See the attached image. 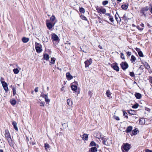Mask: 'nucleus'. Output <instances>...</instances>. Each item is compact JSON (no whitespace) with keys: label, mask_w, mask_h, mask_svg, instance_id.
Masks as SVG:
<instances>
[{"label":"nucleus","mask_w":152,"mask_h":152,"mask_svg":"<svg viewBox=\"0 0 152 152\" xmlns=\"http://www.w3.org/2000/svg\"><path fill=\"white\" fill-rule=\"evenodd\" d=\"M137 28L140 31H142L143 30V28H141L139 26H137Z\"/></svg>","instance_id":"47"},{"label":"nucleus","mask_w":152,"mask_h":152,"mask_svg":"<svg viewBox=\"0 0 152 152\" xmlns=\"http://www.w3.org/2000/svg\"><path fill=\"white\" fill-rule=\"evenodd\" d=\"M118 17H119V20H118V17L116 15V14L115 15V19H116V20H117V22H119L120 21H121V18L118 15Z\"/></svg>","instance_id":"38"},{"label":"nucleus","mask_w":152,"mask_h":152,"mask_svg":"<svg viewBox=\"0 0 152 152\" xmlns=\"http://www.w3.org/2000/svg\"><path fill=\"white\" fill-rule=\"evenodd\" d=\"M29 40V38H26L24 37L22 39V41L24 43H26L28 42Z\"/></svg>","instance_id":"24"},{"label":"nucleus","mask_w":152,"mask_h":152,"mask_svg":"<svg viewBox=\"0 0 152 152\" xmlns=\"http://www.w3.org/2000/svg\"><path fill=\"white\" fill-rule=\"evenodd\" d=\"M16 103V101L15 99L12 100L10 101V103L13 105H15Z\"/></svg>","instance_id":"35"},{"label":"nucleus","mask_w":152,"mask_h":152,"mask_svg":"<svg viewBox=\"0 0 152 152\" xmlns=\"http://www.w3.org/2000/svg\"><path fill=\"white\" fill-rule=\"evenodd\" d=\"M12 124L13 125L15 129L16 130H18V129L17 126V123L15 121H13L12 122Z\"/></svg>","instance_id":"25"},{"label":"nucleus","mask_w":152,"mask_h":152,"mask_svg":"<svg viewBox=\"0 0 152 152\" xmlns=\"http://www.w3.org/2000/svg\"><path fill=\"white\" fill-rule=\"evenodd\" d=\"M13 71L15 74H18L19 72V70L18 68L14 69L13 70Z\"/></svg>","instance_id":"33"},{"label":"nucleus","mask_w":152,"mask_h":152,"mask_svg":"<svg viewBox=\"0 0 152 152\" xmlns=\"http://www.w3.org/2000/svg\"><path fill=\"white\" fill-rule=\"evenodd\" d=\"M114 118L117 121H119L120 120L118 116H117L115 115H114L113 116Z\"/></svg>","instance_id":"49"},{"label":"nucleus","mask_w":152,"mask_h":152,"mask_svg":"<svg viewBox=\"0 0 152 152\" xmlns=\"http://www.w3.org/2000/svg\"><path fill=\"white\" fill-rule=\"evenodd\" d=\"M126 54L127 55V56H129L131 55L132 53L131 52L128 51L126 52Z\"/></svg>","instance_id":"54"},{"label":"nucleus","mask_w":152,"mask_h":152,"mask_svg":"<svg viewBox=\"0 0 152 152\" xmlns=\"http://www.w3.org/2000/svg\"><path fill=\"white\" fill-rule=\"evenodd\" d=\"M128 4L127 5L126 4H123L121 5V8L124 10H126L128 7Z\"/></svg>","instance_id":"28"},{"label":"nucleus","mask_w":152,"mask_h":152,"mask_svg":"<svg viewBox=\"0 0 152 152\" xmlns=\"http://www.w3.org/2000/svg\"><path fill=\"white\" fill-rule=\"evenodd\" d=\"M35 46L36 51L37 53H40L42 52V45H41L37 42H36Z\"/></svg>","instance_id":"5"},{"label":"nucleus","mask_w":152,"mask_h":152,"mask_svg":"<svg viewBox=\"0 0 152 152\" xmlns=\"http://www.w3.org/2000/svg\"><path fill=\"white\" fill-rule=\"evenodd\" d=\"M142 9L143 10L145 11H146L148 10L149 8L148 7H145L142 8Z\"/></svg>","instance_id":"46"},{"label":"nucleus","mask_w":152,"mask_h":152,"mask_svg":"<svg viewBox=\"0 0 152 152\" xmlns=\"http://www.w3.org/2000/svg\"><path fill=\"white\" fill-rule=\"evenodd\" d=\"M130 75L132 77H134L135 76L134 74V72H129Z\"/></svg>","instance_id":"43"},{"label":"nucleus","mask_w":152,"mask_h":152,"mask_svg":"<svg viewBox=\"0 0 152 152\" xmlns=\"http://www.w3.org/2000/svg\"><path fill=\"white\" fill-rule=\"evenodd\" d=\"M145 152H152V150H151L148 149H146L145 150Z\"/></svg>","instance_id":"56"},{"label":"nucleus","mask_w":152,"mask_h":152,"mask_svg":"<svg viewBox=\"0 0 152 152\" xmlns=\"http://www.w3.org/2000/svg\"><path fill=\"white\" fill-rule=\"evenodd\" d=\"M121 58L123 59H125L124 55L122 53H121Z\"/></svg>","instance_id":"45"},{"label":"nucleus","mask_w":152,"mask_h":152,"mask_svg":"<svg viewBox=\"0 0 152 152\" xmlns=\"http://www.w3.org/2000/svg\"><path fill=\"white\" fill-rule=\"evenodd\" d=\"M149 81L151 84H152V77H150Z\"/></svg>","instance_id":"58"},{"label":"nucleus","mask_w":152,"mask_h":152,"mask_svg":"<svg viewBox=\"0 0 152 152\" xmlns=\"http://www.w3.org/2000/svg\"><path fill=\"white\" fill-rule=\"evenodd\" d=\"M110 66L113 69L117 72L119 71V68L118 66V64L117 63L110 64Z\"/></svg>","instance_id":"7"},{"label":"nucleus","mask_w":152,"mask_h":152,"mask_svg":"<svg viewBox=\"0 0 152 152\" xmlns=\"http://www.w3.org/2000/svg\"><path fill=\"white\" fill-rule=\"evenodd\" d=\"M43 58H44L45 60L47 61L48 60V54H44Z\"/></svg>","instance_id":"44"},{"label":"nucleus","mask_w":152,"mask_h":152,"mask_svg":"<svg viewBox=\"0 0 152 152\" xmlns=\"http://www.w3.org/2000/svg\"><path fill=\"white\" fill-rule=\"evenodd\" d=\"M133 129L132 126H128L125 130V132L126 133H129L132 131Z\"/></svg>","instance_id":"13"},{"label":"nucleus","mask_w":152,"mask_h":152,"mask_svg":"<svg viewBox=\"0 0 152 152\" xmlns=\"http://www.w3.org/2000/svg\"><path fill=\"white\" fill-rule=\"evenodd\" d=\"M12 90L13 91V95H14L16 94V90L15 88H12Z\"/></svg>","instance_id":"50"},{"label":"nucleus","mask_w":152,"mask_h":152,"mask_svg":"<svg viewBox=\"0 0 152 152\" xmlns=\"http://www.w3.org/2000/svg\"><path fill=\"white\" fill-rule=\"evenodd\" d=\"M92 60L90 58L89 60H87L84 63L85 64V67H88L92 63Z\"/></svg>","instance_id":"9"},{"label":"nucleus","mask_w":152,"mask_h":152,"mask_svg":"<svg viewBox=\"0 0 152 152\" xmlns=\"http://www.w3.org/2000/svg\"><path fill=\"white\" fill-rule=\"evenodd\" d=\"M140 26H141L142 27H144V25L143 23H141L140 25Z\"/></svg>","instance_id":"62"},{"label":"nucleus","mask_w":152,"mask_h":152,"mask_svg":"<svg viewBox=\"0 0 152 152\" xmlns=\"http://www.w3.org/2000/svg\"><path fill=\"white\" fill-rule=\"evenodd\" d=\"M92 93L90 91H89L88 92V95L90 96V97H91L92 95Z\"/></svg>","instance_id":"55"},{"label":"nucleus","mask_w":152,"mask_h":152,"mask_svg":"<svg viewBox=\"0 0 152 152\" xmlns=\"http://www.w3.org/2000/svg\"><path fill=\"white\" fill-rule=\"evenodd\" d=\"M144 12L145 11L142 9L140 10V12L142 13V15H144L145 16H146V15L145 14Z\"/></svg>","instance_id":"48"},{"label":"nucleus","mask_w":152,"mask_h":152,"mask_svg":"<svg viewBox=\"0 0 152 152\" xmlns=\"http://www.w3.org/2000/svg\"><path fill=\"white\" fill-rule=\"evenodd\" d=\"M131 148V145L129 143H123L121 149L123 152H128Z\"/></svg>","instance_id":"2"},{"label":"nucleus","mask_w":152,"mask_h":152,"mask_svg":"<svg viewBox=\"0 0 152 152\" xmlns=\"http://www.w3.org/2000/svg\"><path fill=\"white\" fill-rule=\"evenodd\" d=\"M134 96L137 99H140L142 97L141 94L139 93H135L134 94Z\"/></svg>","instance_id":"12"},{"label":"nucleus","mask_w":152,"mask_h":152,"mask_svg":"<svg viewBox=\"0 0 152 152\" xmlns=\"http://www.w3.org/2000/svg\"><path fill=\"white\" fill-rule=\"evenodd\" d=\"M0 81L2 84V83H4L5 82L4 81V78L2 77H1Z\"/></svg>","instance_id":"51"},{"label":"nucleus","mask_w":152,"mask_h":152,"mask_svg":"<svg viewBox=\"0 0 152 152\" xmlns=\"http://www.w3.org/2000/svg\"><path fill=\"white\" fill-rule=\"evenodd\" d=\"M139 56L140 57H143L144 56V55L142 52L141 51H139V52L138 53Z\"/></svg>","instance_id":"37"},{"label":"nucleus","mask_w":152,"mask_h":152,"mask_svg":"<svg viewBox=\"0 0 152 152\" xmlns=\"http://www.w3.org/2000/svg\"><path fill=\"white\" fill-rule=\"evenodd\" d=\"M97 147L96 146L92 147L91 148L89 151V152H96L97 151Z\"/></svg>","instance_id":"14"},{"label":"nucleus","mask_w":152,"mask_h":152,"mask_svg":"<svg viewBox=\"0 0 152 152\" xmlns=\"http://www.w3.org/2000/svg\"><path fill=\"white\" fill-rule=\"evenodd\" d=\"M40 106H44V104L43 103H41L40 104Z\"/></svg>","instance_id":"63"},{"label":"nucleus","mask_w":152,"mask_h":152,"mask_svg":"<svg viewBox=\"0 0 152 152\" xmlns=\"http://www.w3.org/2000/svg\"><path fill=\"white\" fill-rule=\"evenodd\" d=\"M104 14L106 15L108 17H109L110 15H111L109 13H106L105 12V13Z\"/></svg>","instance_id":"59"},{"label":"nucleus","mask_w":152,"mask_h":152,"mask_svg":"<svg viewBox=\"0 0 152 152\" xmlns=\"http://www.w3.org/2000/svg\"><path fill=\"white\" fill-rule=\"evenodd\" d=\"M66 76L68 80H71L73 78V76L70 74V73L69 72L66 73Z\"/></svg>","instance_id":"11"},{"label":"nucleus","mask_w":152,"mask_h":152,"mask_svg":"<svg viewBox=\"0 0 152 152\" xmlns=\"http://www.w3.org/2000/svg\"><path fill=\"white\" fill-rule=\"evenodd\" d=\"M120 65L121 68L124 71H125L129 67L128 64L126 61L122 62Z\"/></svg>","instance_id":"6"},{"label":"nucleus","mask_w":152,"mask_h":152,"mask_svg":"<svg viewBox=\"0 0 152 152\" xmlns=\"http://www.w3.org/2000/svg\"><path fill=\"white\" fill-rule=\"evenodd\" d=\"M56 18L55 16L53 15L50 18V21L52 22H53L54 21L55 19Z\"/></svg>","instance_id":"36"},{"label":"nucleus","mask_w":152,"mask_h":152,"mask_svg":"<svg viewBox=\"0 0 152 152\" xmlns=\"http://www.w3.org/2000/svg\"><path fill=\"white\" fill-rule=\"evenodd\" d=\"M136 58L133 55H132L131 58V61L132 63L134 62L136 60Z\"/></svg>","instance_id":"27"},{"label":"nucleus","mask_w":152,"mask_h":152,"mask_svg":"<svg viewBox=\"0 0 152 152\" xmlns=\"http://www.w3.org/2000/svg\"><path fill=\"white\" fill-rule=\"evenodd\" d=\"M51 53V51L50 50L48 49V53L49 54H50Z\"/></svg>","instance_id":"61"},{"label":"nucleus","mask_w":152,"mask_h":152,"mask_svg":"<svg viewBox=\"0 0 152 152\" xmlns=\"http://www.w3.org/2000/svg\"><path fill=\"white\" fill-rule=\"evenodd\" d=\"M122 18L124 19L125 20H127L126 15L125 14L123 16L121 17Z\"/></svg>","instance_id":"53"},{"label":"nucleus","mask_w":152,"mask_h":152,"mask_svg":"<svg viewBox=\"0 0 152 152\" xmlns=\"http://www.w3.org/2000/svg\"><path fill=\"white\" fill-rule=\"evenodd\" d=\"M143 64H144V66H145L146 69L147 70H149L150 69V67L147 62H145L144 63H143Z\"/></svg>","instance_id":"18"},{"label":"nucleus","mask_w":152,"mask_h":152,"mask_svg":"<svg viewBox=\"0 0 152 152\" xmlns=\"http://www.w3.org/2000/svg\"><path fill=\"white\" fill-rule=\"evenodd\" d=\"M86 48V46H82V48H80V49L81 50L83 51V52L86 53L87 52V49H85L84 48Z\"/></svg>","instance_id":"30"},{"label":"nucleus","mask_w":152,"mask_h":152,"mask_svg":"<svg viewBox=\"0 0 152 152\" xmlns=\"http://www.w3.org/2000/svg\"><path fill=\"white\" fill-rule=\"evenodd\" d=\"M150 12L152 14V7H151L150 9Z\"/></svg>","instance_id":"64"},{"label":"nucleus","mask_w":152,"mask_h":152,"mask_svg":"<svg viewBox=\"0 0 152 152\" xmlns=\"http://www.w3.org/2000/svg\"><path fill=\"white\" fill-rule=\"evenodd\" d=\"M108 1L105 0L103 1L102 2V4L103 5L105 6L108 3Z\"/></svg>","instance_id":"42"},{"label":"nucleus","mask_w":152,"mask_h":152,"mask_svg":"<svg viewBox=\"0 0 152 152\" xmlns=\"http://www.w3.org/2000/svg\"><path fill=\"white\" fill-rule=\"evenodd\" d=\"M145 66L144 65H141L139 69L137 70V71H139L140 69L143 70Z\"/></svg>","instance_id":"41"},{"label":"nucleus","mask_w":152,"mask_h":152,"mask_svg":"<svg viewBox=\"0 0 152 152\" xmlns=\"http://www.w3.org/2000/svg\"><path fill=\"white\" fill-rule=\"evenodd\" d=\"M2 84L4 90L6 91H8V88L7 83L6 82H4V83H2Z\"/></svg>","instance_id":"16"},{"label":"nucleus","mask_w":152,"mask_h":152,"mask_svg":"<svg viewBox=\"0 0 152 152\" xmlns=\"http://www.w3.org/2000/svg\"><path fill=\"white\" fill-rule=\"evenodd\" d=\"M123 115L125 116V117L126 118H128V117L127 116V114L125 111H123Z\"/></svg>","instance_id":"40"},{"label":"nucleus","mask_w":152,"mask_h":152,"mask_svg":"<svg viewBox=\"0 0 152 152\" xmlns=\"http://www.w3.org/2000/svg\"><path fill=\"white\" fill-rule=\"evenodd\" d=\"M51 39L53 42L55 41L57 42V44L60 41V39L58 36L55 33L51 34Z\"/></svg>","instance_id":"3"},{"label":"nucleus","mask_w":152,"mask_h":152,"mask_svg":"<svg viewBox=\"0 0 152 152\" xmlns=\"http://www.w3.org/2000/svg\"><path fill=\"white\" fill-rule=\"evenodd\" d=\"M96 146L97 148H98L99 146L98 145L96 144V143L93 141H91L90 142L89 146Z\"/></svg>","instance_id":"15"},{"label":"nucleus","mask_w":152,"mask_h":152,"mask_svg":"<svg viewBox=\"0 0 152 152\" xmlns=\"http://www.w3.org/2000/svg\"><path fill=\"white\" fill-rule=\"evenodd\" d=\"M101 140H102V143L107 146H108L109 145V143L107 141L108 139L104 137H102L101 138Z\"/></svg>","instance_id":"10"},{"label":"nucleus","mask_w":152,"mask_h":152,"mask_svg":"<svg viewBox=\"0 0 152 152\" xmlns=\"http://www.w3.org/2000/svg\"><path fill=\"white\" fill-rule=\"evenodd\" d=\"M80 17L81 18L84 20H85L86 21H88V20L86 18L85 16L84 15H80Z\"/></svg>","instance_id":"34"},{"label":"nucleus","mask_w":152,"mask_h":152,"mask_svg":"<svg viewBox=\"0 0 152 152\" xmlns=\"http://www.w3.org/2000/svg\"><path fill=\"white\" fill-rule=\"evenodd\" d=\"M67 104L69 107H71L72 105V102L68 99L67 100Z\"/></svg>","instance_id":"22"},{"label":"nucleus","mask_w":152,"mask_h":152,"mask_svg":"<svg viewBox=\"0 0 152 152\" xmlns=\"http://www.w3.org/2000/svg\"><path fill=\"white\" fill-rule=\"evenodd\" d=\"M4 135L5 137L7 138L8 141L10 145L11 146H13V142H12L10 134L8 130H5Z\"/></svg>","instance_id":"1"},{"label":"nucleus","mask_w":152,"mask_h":152,"mask_svg":"<svg viewBox=\"0 0 152 152\" xmlns=\"http://www.w3.org/2000/svg\"><path fill=\"white\" fill-rule=\"evenodd\" d=\"M96 8L97 12L99 13L104 14L106 12V9L103 8L102 7H99L97 6L96 7Z\"/></svg>","instance_id":"4"},{"label":"nucleus","mask_w":152,"mask_h":152,"mask_svg":"<svg viewBox=\"0 0 152 152\" xmlns=\"http://www.w3.org/2000/svg\"><path fill=\"white\" fill-rule=\"evenodd\" d=\"M139 105L138 103L135 102V104L132 106V107L134 109H136L138 108Z\"/></svg>","instance_id":"31"},{"label":"nucleus","mask_w":152,"mask_h":152,"mask_svg":"<svg viewBox=\"0 0 152 152\" xmlns=\"http://www.w3.org/2000/svg\"><path fill=\"white\" fill-rule=\"evenodd\" d=\"M127 112L129 114L131 115H135L136 113V112L134 110L131 109L127 110Z\"/></svg>","instance_id":"19"},{"label":"nucleus","mask_w":152,"mask_h":152,"mask_svg":"<svg viewBox=\"0 0 152 152\" xmlns=\"http://www.w3.org/2000/svg\"><path fill=\"white\" fill-rule=\"evenodd\" d=\"M109 18L110 21L113 22L114 21V19L113 18V17L110 15L109 17Z\"/></svg>","instance_id":"39"},{"label":"nucleus","mask_w":152,"mask_h":152,"mask_svg":"<svg viewBox=\"0 0 152 152\" xmlns=\"http://www.w3.org/2000/svg\"><path fill=\"white\" fill-rule=\"evenodd\" d=\"M136 50L137 51V52L138 53L139 52V51H140V48H135Z\"/></svg>","instance_id":"57"},{"label":"nucleus","mask_w":152,"mask_h":152,"mask_svg":"<svg viewBox=\"0 0 152 152\" xmlns=\"http://www.w3.org/2000/svg\"><path fill=\"white\" fill-rule=\"evenodd\" d=\"M139 123L141 125L144 124L145 123V121L142 118H140L139 120Z\"/></svg>","instance_id":"21"},{"label":"nucleus","mask_w":152,"mask_h":152,"mask_svg":"<svg viewBox=\"0 0 152 152\" xmlns=\"http://www.w3.org/2000/svg\"><path fill=\"white\" fill-rule=\"evenodd\" d=\"M106 94L108 97L110 98L112 97L111 96V94L109 90H108L107 91Z\"/></svg>","instance_id":"29"},{"label":"nucleus","mask_w":152,"mask_h":152,"mask_svg":"<svg viewBox=\"0 0 152 152\" xmlns=\"http://www.w3.org/2000/svg\"><path fill=\"white\" fill-rule=\"evenodd\" d=\"M71 88L73 91H75L77 89V87L74 85H72L71 86Z\"/></svg>","instance_id":"26"},{"label":"nucleus","mask_w":152,"mask_h":152,"mask_svg":"<svg viewBox=\"0 0 152 152\" xmlns=\"http://www.w3.org/2000/svg\"><path fill=\"white\" fill-rule=\"evenodd\" d=\"M132 134L131 135L132 136L133 135H136L137 134V132H139L137 128H136L132 130Z\"/></svg>","instance_id":"17"},{"label":"nucleus","mask_w":152,"mask_h":152,"mask_svg":"<svg viewBox=\"0 0 152 152\" xmlns=\"http://www.w3.org/2000/svg\"><path fill=\"white\" fill-rule=\"evenodd\" d=\"M145 110L147 111L148 112H150L151 111V109L147 107H145Z\"/></svg>","instance_id":"52"},{"label":"nucleus","mask_w":152,"mask_h":152,"mask_svg":"<svg viewBox=\"0 0 152 152\" xmlns=\"http://www.w3.org/2000/svg\"><path fill=\"white\" fill-rule=\"evenodd\" d=\"M82 139L84 140H87L88 138V135L86 134H84L83 135Z\"/></svg>","instance_id":"23"},{"label":"nucleus","mask_w":152,"mask_h":152,"mask_svg":"<svg viewBox=\"0 0 152 152\" xmlns=\"http://www.w3.org/2000/svg\"><path fill=\"white\" fill-rule=\"evenodd\" d=\"M34 91L35 92H37L38 91V88L37 87V88H35V89Z\"/></svg>","instance_id":"60"},{"label":"nucleus","mask_w":152,"mask_h":152,"mask_svg":"<svg viewBox=\"0 0 152 152\" xmlns=\"http://www.w3.org/2000/svg\"><path fill=\"white\" fill-rule=\"evenodd\" d=\"M79 11L82 13H84L85 12V9L83 7H80Z\"/></svg>","instance_id":"32"},{"label":"nucleus","mask_w":152,"mask_h":152,"mask_svg":"<svg viewBox=\"0 0 152 152\" xmlns=\"http://www.w3.org/2000/svg\"><path fill=\"white\" fill-rule=\"evenodd\" d=\"M56 22L55 21L51 23L48 22V29L51 31H52L53 29L52 28L54 26Z\"/></svg>","instance_id":"8"},{"label":"nucleus","mask_w":152,"mask_h":152,"mask_svg":"<svg viewBox=\"0 0 152 152\" xmlns=\"http://www.w3.org/2000/svg\"><path fill=\"white\" fill-rule=\"evenodd\" d=\"M56 60V58L54 57H52L51 58V61H50L49 64L50 65H51L52 64H54L55 61Z\"/></svg>","instance_id":"20"}]
</instances>
